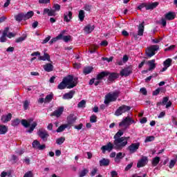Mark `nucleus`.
Returning <instances> with one entry per match:
<instances>
[{
  "instance_id": "obj_22",
  "label": "nucleus",
  "mask_w": 177,
  "mask_h": 177,
  "mask_svg": "<svg viewBox=\"0 0 177 177\" xmlns=\"http://www.w3.org/2000/svg\"><path fill=\"white\" fill-rule=\"evenodd\" d=\"M71 19H73V12L71 11L64 14V21H66V23H70Z\"/></svg>"
},
{
  "instance_id": "obj_45",
  "label": "nucleus",
  "mask_w": 177,
  "mask_h": 177,
  "mask_svg": "<svg viewBox=\"0 0 177 177\" xmlns=\"http://www.w3.org/2000/svg\"><path fill=\"white\" fill-rule=\"evenodd\" d=\"M85 104H86V101H85L84 100L80 101L78 104H77V107L79 109H82L84 107H85Z\"/></svg>"
},
{
  "instance_id": "obj_44",
  "label": "nucleus",
  "mask_w": 177,
  "mask_h": 177,
  "mask_svg": "<svg viewBox=\"0 0 177 177\" xmlns=\"http://www.w3.org/2000/svg\"><path fill=\"white\" fill-rule=\"evenodd\" d=\"M62 39H63V41H64V42H68L69 41H71V35L63 36L64 32H62Z\"/></svg>"
},
{
  "instance_id": "obj_31",
  "label": "nucleus",
  "mask_w": 177,
  "mask_h": 177,
  "mask_svg": "<svg viewBox=\"0 0 177 177\" xmlns=\"http://www.w3.org/2000/svg\"><path fill=\"white\" fill-rule=\"evenodd\" d=\"M23 15H24V21L28 20V19H31V17L34 16V12L29 11L26 14L23 12Z\"/></svg>"
},
{
  "instance_id": "obj_13",
  "label": "nucleus",
  "mask_w": 177,
  "mask_h": 177,
  "mask_svg": "<svg viewBox=\"0 0 177 177\" xmlns=\"http://www.w3.org/2000/svg\"><path fill=\"white\" fill-rule=\"evenodd\" d=\"M140 146V142L132 143L127 147V150L129 151L130 154H133V153H136L138 150H139V147Z\"/></svg>"
},
{
  "instance_id": "obj_25",
  "label": "nucleus",
  "mask_w": 177,
  "mask_h": 177,
  "mask_svg": "<svg viewBox=\"0 0 177 177\" xmlns=\"http://www.w3.org/2000/svg\"><path fill=\"white\" fill-rule=\"evenodd\" d=\"M43 68L47 73H50V71H53V65L50 63H48L44 65Z\"/></svg>"
},
{
  "instance_id": "obj_12",
  "label": "nucleus",
  "mask_w": 177,
  "mask_h": 177,
  "mask_svg": "<svg viewBox=\"0 0 177 177\" xmlns=\"http://www.w3.org/2000/svg\"><path fill=\"white\" fill-rule=\"evenodd\" d=\"M32 147L36 150H45L46 145L45 144L41 145V142L37 140H35L32 143Z\"/></svg>"
},
{
  "instance_id": "obj_33",
  "label": "nucleus",
  "mask_w": 177,
  "mask_h": 177,
  "mask_svg": "<svg viewBox=\"0 0 177 177\" xmlns=\"http://www.w3.org/2000/svg\"><path fill=\"white\" fill-rule=\"evenodd\" d=\"M8 132V127L6 125H0V135H5Z\"/></svg>"
},
{
  "instance_id": "obj_14",
  "label": "nucleus",
  "mask_w": 177,
  "mask_h": 177,
  "mask_svg": "<svg viewBox=\"0 0 177 177\" xmlns=\"http://www.w3.org/2000/svg\"><path fill=\"white\" fill-rule=\"evenodd\" d=\"M71 77L72 81L69 83V85L67 86V89H72V88H75V86L78 84V77H74L71 75L66 76V78Z\"/></svg>"
},
{
  "instance_id": "obj_1",
  "label": "nucleus",
  "mask_w": 177,
  "mask_h": 177,
  "mask_svg": "<svg viewBox=\"0 0 177 177\" xmlns=\"http://www.w3.org/2000/svg\"><path fill=\"white\" fill-rule=\"evenodd\" d=\"M122 135H124V131L119 130L113 136L115 150H122L128 145L129 137H121Z\"/></svg>"
},
{
  "instance_id": "obj_11",
  "label": "nucleus",
  "mask_w": 177,
  "mask_h": 177,
  "mask_svg": "<svg viewBox=\"0 0 177 177\" xmlns=\"http://www.w3.org/2000/svg\"><path fill=\"white\" fill-rule=\"evenodd\" d=\"M135 120L132 119V118L127 116L126 118H124L122 122L119 123V127H129V125H131V124H134Z\"/></svg>"
},
{
  "instance_id": "obj_60",
  "label": "nucleus",
  "mask_w": 177,
  "mask_h": 177,
  "mask_svg": "<svg viewBox=\"0 0 177 177\" xmlns=\"http://www.w3.org/2000/svg\"><path fill=\"white\" fill-rule=\"evenodd\" d=\"M9 32V27L5 28L4 30L3 31L2 35H5L6 37L8 36V33Z\"/></svg>"
},
{
  "instance_id": "obj_34",
  "label": "nucleus",
  "mask_w": 177,
  "mask_h": 177,
  "mask_svg": "<svg viewBox=\"0 0 177 177\" xmlns=\"http://www.w3.org/2000/svg\"><path fill=\"white\" fill-rule=\"evenodd\" d=\"M78 17L80 21H84V19H85V11H84V10H80L79 11Z\"/></svg>"
},
{
  "instance_id": "obj_56",
  "label": "nucleus",
  "mask_w": 177,
  "mask_h": 177,
  "mask_svg": "<svg viewBox=\"0 0 177 177\" xmlns=\"http://www.w3.org/2000/svg\"><path fill=\"white\" fill-rule=\"evenodd\" d=\"M33 176H34V175L32 174V171H31L26 172L24 175V177H33Z\"/></svg>"
},
{
  "instance_id": "obj_37",
  "label": "nucleus",
  "mask_w": 177,
  "mask_h": 177,
  "mask_svg": "<svg viewBox=\"0 0 177 177\" xmlns=\"http://www.w3.org/2000/svg\"><path fill=\"white\" fill-rule=\"evenodd\" d=\"M160 157L158 156H156L155 158H153L152 160V165L153 167H157V165H158V164L160 163Z\"/></svg>"
},
{
  "instance_id": "obj_6",
  "label": "nucleus",
  "mask_w": 177,
  "mask_h": 177,
  "mask_svg": "<svg viewBox=\"0 0 177 177\" xmlns=\"http://www.w3.org/2000/svg\"><path fill=\"white\" fill-rule=\"evenodd\" d=\"M130 110L131 106L123 104L115 111V115H116V117H120V115H122L124 113H127V111H129Z\"/></svg>"
},
{
  "instance_id": "obj_41",
  "label": "nucleus",
  "mask_w": 177,
  "mask_h": 177,
  "mask_svg": "<svg viewBox=\"0 0 177 177\" xmlns=\"http://www.w3.org/2000/svg\"><path fill=\"white\" fill-rule=\"evenodd\" d=\"M15 20L17 21H22V20H24V17L23 15V12L18 14L15 16Z\"/></svg>"
},
{
  "instance_id": "obj_50",
  "label": "nucleus",
  "mask_w": 177,
  "mask_h": 177,
  "mask_svg": "<svg viewBox=\"0 0 177 177\" xmlns=\"http://www.w3.org/2000/svg\"><path fill=\"white\" fill-rule=\"evenodd\" d=\"M175 164H176V160H171L169 162V168H170L171 169H172V168H174V167H175Z\"/></svg>"
},
{
  "instance_id": "obj_63",
  "label": "nucleus",
  "mask_w": 177,
  "mask_h": 177,
  "mask_svg": "<svg viewBox=\"0 0 177 177\" xmlns=\"http://www.w3.org/2000/svg\"><path fill=\"white\" fill-rule=\"evenodd\" d=\"M48 16H56V10L50 9Z\"/></svg>"
},
{
  "instance_id": "obj_10",
  "label": "nucleus",
  "mask_w": 177,
  "mask_h": 177,
  "mask_svg": "<svg viewBox=\"0 0 177 177\" xmlns=\"http://www.w3.org/2000/svg\"><path fill=\"white\" fill-rule=\"evenodd\" d=\"M169 97H164L162 102H157L156 106H165L166 109H169L172 106V102L169 101Z\"/></svg>"
},
{
  "instance_id": "obj_52",
  "label": "nucleus",
  "mask_w": 177,
  "mask_h": 177,
  "mask_svg": "<svg viewBox=\"0 0 177 177\" xmlns=\"http://www.w3.org/2000/svg\"><path fill=\"white\" fill-rule=\"evenodd\" d=\"M26 40V37H20L16 39L15 42L17 44H20V42H23V41Z\"/></svg>"
},
{
  "instance_id": "obj_47",
  "label": "nucleus",
  "mask_w": 177,
  "mask_h": 177,
  "mask_svg": "<svg viewBox=\"0 0 177 177\" xmlns=\"http://www.w3.org/2000/svg\"><path fill=\"white\" fill-rule=\"evenodd\" d=\"M143 8H145L146 10H147V3H142L141 4H140L138 7V10H142V9H143Z\"/></svg>"
},
{
  "instance_id": "obj_15",
  "label": "nucleus",
  "mask_w": 177,
  "mask_h": 177,
  "mask_svg": "<svg viewBox=\"0 0 177 177\" xmlns=\"http://www.w3.org/2000/svg\"><path fill=\"white\" fill-rule=\"evenodd\" d=\"M113 149H115V145L111 142H108L106 145H104L101 147V150H102L104 154L106 151H111Z\"/></svg>"
},
{
  "instance_id": "obj_16",
  "label": "nucleus",
  "mask_w": 177,
  "mask_h": 177,
  "mask_svg": "<svg viewBox=\"0 0 177 177\" xmlns=\"http://www.w3.org/2000/svg\"><path fill=\"white\" fill-rule=\"evenodd\" d=\"M37 135L42 139V140H44V142H46V140H48V137L49 136V133L46 130H39Z\"/></svg>"
},
{
  "instance_id": "obj_48",
  "label": "nucleus",
  "mask_w": 177,
  "mask_h": 177,
  "mask_svg": "<svg viewBox=\"0 0 177 177\" xmlns=\"http://www.w3.org/2000/svg\"><path fill=\"white\" fill-rule=\"evenodd\" d=\"M162 91V88H158L154 91H153L152 95L153 96H157V95L160 94V92Z\"/></svg>"
},
{
  "instance_id": "obj_18",
  "label": "nucleus",
  "mask_w": 177,
  "mask_h": 177,
  "mask_svg": "<svg viewBox=\"0 0 177 177\" xmlns=\"http://www.w3.org/2000/svg\"><path fill=\"white\" fill-rule=\"evenodd\" d=\"M74 95H75V91L71 90L68 93L64 94L62 99L64 100H70V99H73V97H74Z\"/></svg>"
},
{
  "instance_id": "obj_42",
  "label": "nucleus",
  "mask_w": 177,
  "mask_h": 177,
  "mask_svg": "<svg viewBox=\"0 0 177 177\" xmlns=\"http://www.w3.org/2000/svg\"><path fill=\"white\" fill-rule=\"evenodd\" d=\"M65 140H66V138L61 137L56 140V143H57V145H63V143H64Z\"/></svg>"
},
{
  "instance_id": "obj_3",
  "label": "nucleus",
  "mask_w": 177,
  "mask_h": 177,
  "mask_svg": "<svg viewBox=\"0 0 177 177\" xmlns=\"http://www.w3.org/2000/svg\"><path fill=\"white\" fill-rule=\"evenodd\" d=\"M21 125H23V127H24V128H28L29 127H30L29 129L26 131V132H28V133H32V132H34V129H35V128H37V125H38L37 122H34V118H32L28 120H21Z\"/></svg>"
},
{
  "instance_id": "obj_59",
  "label": "nucleus",
  "mask_w": 177,
  "mask_h": 177,
  "mask_svg": "<svg viewBox=\"0 0 177 177\" xmlns=\"http://www.w3.org/2000/svg\"><path fill=\"white\" fill-rule=\"evenodd\" d=\"M7 36H5L4 35H2L0 37V42L3 43L6 42L8 41V39L6 38Z\"/></svg>"
},
{
  "instance_id": "obj_23",
  "label": "nucleus",
  "mask_w": 177,
  "mask_h": 177,
  "mask_svg": "<svg viewBox=\"0 0 177 177\" xmlns=\"http://www.w3.org/2000/svg\"><path fill=\"white\" fill-rule=\"evenodd\" d=\"M39 60H42L43 62H52L50 61V55L48 54V53H44L43 56H39L38 57Z\"/></svg>"
},
{
  "instance_id": "obj_61",
  "label": "nucleus",
  "mask_w": 177,
  "mask_h": 177,
  "mask_svg": "<svg viewBox=\"0 0 177 177\" xmlns=\"http://www.w3.org/2000/svg\"><path fill=\"white\" fill-rule=\"evenodd\" d=\"M50 36H48L47 37H46L43 41L41 42V44H48V42H49V41H50Z\"/></svg>"
},
{
  "instance_id": "obj_55",
  "label": "nucleus",
  "mask_w": 177,
  "mask_h": 177,
  "mask_svg": "<svg viewBox=\"0 0 177 177\" xmlns=\"http://www.w3.org/2000/svg\"><path fill=\"white\" fill-rule=\"evenodd\" d=\"M175 48H176V46L175 45H171L168 48H166L165 49V52H168V50H174V49H175Z\"/></svg>"
},
{
  "instance_id": "obj_17",
  "label": "nucleus",
  "mask_w": 177,
  "mask_h": 177,
  "mask_svg": "<svg viewBox=\"0 0 177 177\" xmlns=\"http://www.w3.org/2000/svg\"><path fill=\"white\" fill-rule=\"evenodd\" d=\"M149 162V159L147 156H143L137 163V168H143Z\"/></svg>"
},
{
  "instance_id": "obj_49",
  "label": "nucleus",
  "mask_w": 177,
  "mask_h": 177,
  "mask_svg": "<svg viewBox=\"0 0 177 177\" xmlns=\"http://www.w3.org/2000/svg\"><path fill=\"white\" fill-rule=\"evenodd\" d=\"M154 139H156V138L154 136H147L145 138V142L147 143L149 142H153V140H154Z\"/></svg>"
},
{
  "instance_id": "obj_54",
  "label": "nucleus",
  "mask_w": 177,
  "mask_h": 177,
  "mask_svg": "<svg viewBox=\"0 0 177 177\" xmlns=\"http://www.w3.org/2000/svg\"><path fill=\"white\" fill-rule=\"evenodd\" d=\"M140 92L144 95V96H146L147 95V90L146 88L143 87L140 89Z\"/></svg>"
},
{
  "instance_id": "obj_8",
  "label": "nucleus",
  "mask_w": 177,
  "mask_h": 177,
  "mask_svg": "<svg viewBox=\"0 0 177 177\" xmlns=\"http://www.w3.org/2000/svg\"><path fill=\"white\" fill-rule=\"evenodd\" d=\"M144 24H145V21H142V23L138 26V34L133 33V37L134 39H136V41H137V39H139V37L143 36V32H145V25Z\"/></svg>"
},
{
  "instance_id": "obj_21",
  "label": "nucleus",
  "mask_w": 177,
  "mask_h": 177,
  "mask_svg": "<svg viewBox=\"0 0 177 177\" xmlns=\"http://www.w3.org/2000/svg\"><path fill=\"white\" fill-rule=\"evenodd\" d=\"M12 113H9L7 115H1V120L3 124H6V122H9L10 120H12Z\"/></svg>"
},
{
  "instance_id": "obj_57",
  "label": "nucleus",
  "mask_w": 177,
  "mask_h": 177,
  "mask_svg": "<svg viewBox=\"0 0 177 177\" xmlns=\"http://www.w3.org/2000/svg\"><path fill=\"white\" fill-rule=\"evenodd\" d=\"M53 8L55 9L54 10H55V12H59V10H60V5L58 3L54 4Z\"/></svg>"
},
{
  "instance_id": "obj_2",
  "label": "nucleus",
  "mask_w": 177,
  "mask_h": 177,
  "mask_svg": "<svg viewBox=\"0 0 177 177\" xmlns=\"http://www.w3.org/2000/svg\"><path fill=\"white\" fill-rule=\"evenodd\" d=\"M108 77V81L109 82H114L115 80L120 77V75L118 73H110L109 71H102L97 75L96 80L102 81L104 78Z\"/></svg>"
},
{
  "instance_id": "obj_26",
  "label": "nucleus",
  "mask_w": 177,
  "mask_h": 177,
  "mask_svg": "<svg viewBox=\"0 0 177 177\" xmlns=\"http://www.w3.org/2000/svg\"><path fill=\"white\" fill-rule=\"evenodd\" d=\"M160 5V3L158 2H153L151 3H149L147 6V10H153V9H156Z\"/></svg>"
},
{
  "instance_id": "obj_53",
  "label": "nucleus",
  "mask_w": 177,
  "mask_h": 177,
  "mask_svg": "<svg viewBox=\"0 0 177 177\" xmlns=\"http://www.w3.org/2000/svg\"><path fill=\"white\" fill-rule=\"evenodd\" d=\"M28 106H30V102L28 100H25L24 102V110H27L28 109Z\"/></svg>"
},
{
  "instance_id": "obj_43",
  "label": "nucleus",
  "mask_w": 177,
  "mask_h": 177,
  "mask_svg": "<svg viewBox=\"0 0 177 177\" xmlns=\"http://www.w3.org/2000/svg\"><path fill=\"white\" fill-rule=\"evenodd\" d=\"M89 171L87 169H84L82 171H81L79 173V177H84L86 176V174H88Z\"/></svg>"
},
{
  "instance_id": "obj_40",
  "label": "nucleus",
  "mask_w": 177,
  "mask_h": 177,
  "mask_svg": "<svg viewBox=\"0 0 177 177\" xmlns=\"http://www.w3.org/2000/svg\"><path fill=\"white\" fill-rule=\"evenodd\" d=\"M20 122H21L20 121V119L16 118L11 121V125L12 127H17L20 124Z\"/></svg>"
},
{
  "instance_id": "obj_39",
  "label": "nucleus",
  "mask_w": 177,
  "mask_h": 177,
  "mask_svg": "<svg viewBox=\"0 0 177 177\" xmlns=\"http://www.w3.org/2000/svg\"><path fill=\"white\" fill-rule=\"evenodd\" d=\"M53 99V93H50L49 95H47L44 99L45 103H50V102H52V100Z\"/></svg>"
},
{
  "instance_id": "obj_38",
  "label": "nucleus",
  "mask_w": 177,
  "mask_h": 177,
  "mask_svg": "<svg viewBox=\"0 0 177 177\" xmlns=\"http://www.w3.org/2000/svg\"><path fill=\"white\" fill-rule=\"evenodd\" d=\"M163 65L167 68L170 67V66H172V59L171 58L167 59L165 61H164Z\"/></svg>"
},
{
  "instance_id": "obj_46",
  "label": "nucleus",
  "mask_w": 177,
  "mask_h": 177,
  "mask_svg": "<svg viewBox=\"0 0 177 177\" xmlns=\"http://www.w3.org/2000/svg\"><path fill=\"white\" fill-rule=\"evenodd\" d=\"M90 122L91 123L97 122V116H96L95 115H92L90 117Z\"/></svg>"
},
{
  "instance_id": "obj_35",
  "label": "nucleus",
  "mask_w": 177,
  "mask_h": 177,
  "mask_svg": "<svg viewBox=\"0 0 177 177\" xmlns=\"http://www.w3.org/2000/svg\"><path fill=\"white\" fill-rule=\"evenodd\" d=\"M93 71V68L92 66H87L84 68L83 73L85 74V75H88V74H91L92 71Z\"/></svg>"
},
{
  "instance_id": "obj_29",
  "label": "nucleus",
  "mask_w": 177,
  "mask_h": 177,
  "mask_svg": "<svg viewBox=\"0 0 177 177\" xmlns=\"http://www.w3.org/2000/svg\"><path fill=\"white\" fill-rule=\"evenodd\" d=\"M156 59H151L148 61V64L149 66V68H148L149 71H151L152 70H154L156 68Z\"/></svg>"
},
{
  "instance_id": "obj_28",
  "label": "nucleus",
  "mask_w": 177,
  "mask_h": 177,
  "mask_svg": "<svg viewBox=\"0 0 177 177\" xmlns=\"http://www.w3.org/2000/svg\"><path fill=\"white\" fill-rule=\"evenodd\" d=\"M62 38H63V33H60L57 37L51 39L50 41H49L50 45L55 44V42H57V41H59V39H62Z\"/></svg>"
},
{
  "instance_id": "obj_9",
  "label": "nucleus",
  "mask_w": 177,
  "mask_h": 177,
  "mask_svg": "<svg viewBox=\"0 0 177 177\" xmlns=\"http://www.w3.org/2000/svg\"><path fill=\"white\" fill-rule=\"evenodd\" d=\"M132 73H133V67L132 65H130L120 71V75L121 77H129Z\"/></svg>"
},
{
  "instance_id": "obj_58",
  "label": "nucleus",
  "mask_w": 177,
  "mask_h": 177,
  "mask_svg": "<svg viewBox=\"0 0 177 177\" xmlns=\"http://www.w3.org/2000/svg\"><path fill=\"white\" fill-rule=\"evenodd\" d=\"M96 174H97V168L95 167L91 171V176H95V175H96Z\"/></svg>"
},
{
  "instance_id": "obj_5",
  "label": "nucleus",
  "mask_w": 177,
  "mask_h": 177,
  "mask_svg": "<svg viewBox=\"0 0 177 177\" xmlns=\"http://www.w3.org/2000/svg\"><path fill=\"white\" fill-rule=\"evenodd\" d=\"M71 81H73V77H71V76H69V77H64L62 82L57 86V89H66V88L70 85Z\"/></svg>"
},
{
  "instance_id": "obj_62",
  "label": "nucleus",
  "mask_w": 177,
  "mask_h": 177,
  "mask_svg": "<svg viewBox=\"0 0 177 177\" xmlns=\"http://www.w3.org/2000/svg\"><path fill=\"white\" fill-rule=\"evenodd\" d=\"M133 166V162H131L130 164L127 165V167L124 169V171H129L131 168Z\"/></svg>"
},
{
  "instance_id": "obj_4",
  "label": "nucleus",
  "mask_w": 177,
  "mask_h": 177,
  "mask_svg": "<svg viewBox=\"0 0 177 177\" xmlns=\"http://www.w3.org/2000/svg\"><path fill=\"white\" fill-rule=\"evenodd\" d=\"M118 96H120L119 91H115L113 93H109L105 95V100L104 101V104H109L111 103V102H115L117 99H118Z\"/></svg>"
},
{
  "instance_id": "obj_64",
  "label": "nucleus",
  "mask_w": 177,
  "mask_h": 177,
  "mask_svg": "<svg viewBox=\"0 0 177 177\" xmlns=\"http://www.w3.org/2000/svg\"><path fill=\"white\" fill-rule=\"evenodd\" d=\"M111 177H117L118 176V173H117L115 171H111Z\"/></svg>"
},
{
  "instance_id": "obj_51",
  "label": "nucleus",
  "mask_w": 177,
  "mask_h": 177,
  "mask_svg": "<svg viewBox=\"0 0 177 177\" xmlns=\"http://www.w3.org/2000/svg\"><path fill=\"white\" fill-rule=\"evenodd\" d=\"M158 23L159 24H162L163 27L167 26V20H165V18H162Z\"/></svg>"
},
{
  "instance_id": "obj_32",
  "label": "nucleus",
  "mask_w": 177,
  "mask_h": 177,
  "mask_svg": "<svg viewBox=\"0 0 177 177\" xmlns=\"http://www.w3.org/2000/svg\"><path fill=\"white\" fill-rule=\"evenodd\" d=\"M123 158H124V156H122V153L119 152L117 153L116 157L115 158V162L120 164L121 160H122Z\"/></svg>"
},
{
  "instance_id": "obj_24",
  "label": "nucleus",
  "mask_w": 177,
  "mask_h": 177,
  "mask_svg": "<svg viewBox=\"0 0 177 177\" xmlns=\"http://www.w3.org/2000/svg\"><path fill=\"white\" fill-rule=\"evenodd\" d=\"M110 165V160L107 158H102L100 160V167H109Z\"/></svg>"
},
{
  "instance_id": "obj_30",
  "label": "nucleus",
  "mask_w": 177,
  "mask_h": 177,
  "mask_svg": "<svg viewBox=\"0 0 177 177\" xmlns=\"http://www.w3.org/2000/svg\"><path fill=\"white\" fill-rule=\"evenodd\" d=\"M94 30H95V26L91 24H88L84 27V31L88 34H91V32H92V31H93Z\"/></svg>"
},
{
  "instance_id": "obj_36",
  "label": "nucleus",
  "mask_w": 177,
  "mask_h": 177,
  "mask_svg": "<svg viewBox=\"0 0 177 177\" xmlns=\"http://www.w3.org/2000/svg\"><path fill=\"white\" fill-rule=\"evenodd\" d=\"M66 128H68V124H62L57 128V129L56 130V132H57V133L60 132H63V131H64Z\"/></svg>"
},
{
  "instance_id": "obj_19",
  "label": "nucleus",
  "mask_w": 177,
  "mask_h": 177,
  "mask_svg": "<svg viewBox=\"0 0 177 177\" xmlns=\"http://www.w3.org/2000/svg\"><path fill=\"white\" fill-rule=\"evenodd\" d=\"M67 121L68 123L66 124V125H68V127H70V125H73V124H74L75 121H77V118L74 116L73 113H71L67 118Z\"/></svg>"
},
{
  "instance_id": "obj_20",
  "label": "nucleus",
  "mask_w": 177,
  "mask_h": 177,
  "mask_svg": "<svg viewBox=\"0 0 177 177\" xmlns=\"http://www.w3.org/2000/svg\"><path fill=\"white\" fill-rule=\"evenodd\" d=\"M63 111H64V108L60 107L57 110L54 111L50 115L51 117H57L59 118V117L63 114Z\"/></svg>"
},
{
  "instance_id": "obj_27",
  "label": "nucleus",
  "mask_w": 177,
  "mask_h": 177,
  "mask_svg": "<svg viewBox=\"0 0 177 177\" xmlns=\"http://www.w3.org/2000/svg\"><path fill=\"white\" fill-rule=\"evenodd\" d=\"M175 13L172 12H169L168 13H167L166 15H165V19H166V20H174L175 19Z\"/></svg>"
},
{
  "instance_id": "obj_7",
  "label": "nucleus",
  "mask_w": 177,
  "mask_h": 177,
  "mask_svg": "<svg viewBox=\"0 0 177 177\" xmlns=\"http://www.w3.org/2000/svg\"><path fill=\"white\" fill-rule=\"evenodd\" d=\"M160 49V46L158 45H152L147 48L146 50V55L148 57H153L154 55H156V51Z\"/></svg>"
}]
</instances>
